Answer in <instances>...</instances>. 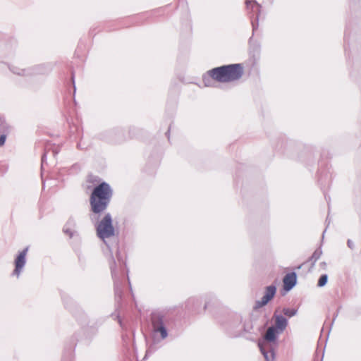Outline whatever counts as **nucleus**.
I'll return each mask as SVG.
<instances>
[{
	"mask_svg": "<svg viewBox=\"0 0 361 361\" xmlns=\"http://www.w3.org/2000/svg\"><path fill=\"white\" fill-rule=\"evenodd\" d=\"M113 194V190L108 183L102 181L96 185L90 195V214H103L111 202Z\"/></svg>",
	"mask_w": 361,
	"mask_h": 361,
	"instance_id": "f257e3e1",
	"label": "nucleus"
},
{
	"mask_svg": "<svg viewBox=\"0 0 361 361\" xmlns=\"http://www.w3.org/2000/svg\"><path fill=\"white\" fill-rule=\"evenodd\" d=\"M102 214H90V219L94 225L97 236L107 246L112 255L111 245L107 243L108 239L114 238L116 230L113 224V218L109 212Z\"/></svg>",
	"mask_w": 361,
	"mask_h": 361,
	"instance_id": "f03ea898",
	"label": "nucleus"
},
{
	"mask_svg": "<svg viewBox=\"0 0 361 361\" xmlns=\"http://www.w3.org/2000/svg\"><path fill=\"white\" fill-rule=\"evenodd\" d=\"M244 74L242 63H231L209 70V75L214 81L228 83L240 80Z\"/></svg>",
	"mask_w": 361,
	"mask_h": 361,
	"instance_id": "7ed1b4c3",
	"label": "nucleus"
},
{
	"mask_svg": "<svg viewBox=\"0 0 361 361\" xmlns=\"http://www.w3.org/2000/svg\"><path fill=\"white\" fill-rule=\"evenodd\" d=\"M282 333L273 326H269L258 342L261 353L266 361H274L275 350L279 346V337Z\"/></svg>",
	"mask_w": 361,
	"mask_h": 361,
	"instance_id": "20e7f679",
	"label": "nucleus"
},
{
	"mask_svg": "<svg viewBox=\"0 0 361 361\" xmlns=\"http://www.w3.org/2000/svg\"><path fill=\"white\" fill-rule=\"evenodd\" d=\"M116 259L111 257L109 261V266L114 283L115 296L116 298L121 299L126 265L118 248L116 250Z\"/></svg>",
	"mask_w": 361,
	"mask_h": 361,
	"instance_id": "39448f33",
	"label": "nucleus"
},
{
	"mask_svg": "<svg viewBox=\"0 0 361 361\" xmlns=\"http://www.w3.org/2000/svg\"><path fill=\"white\" fill-rule=\"evenodd\" d=\"M152 332L154 336L159 335L161 340L169 336L168 329L171 323V318L163 311H154L150 314Z\"/></svg>",
	"mask_w": 361,
	"mask_h": 361,
	"instance_id": "423d86ee",
	"label": "nucleus"
},
{
	"mask_svg": "<svg viewBox=\"0 0 361 361\" xmlns=\"http://www.w3.org/2000/svg\"><path fill=\"white\" fill-rule=\"evenodd\" d=\"M245 5L252 27L253 32L258 28L259 17L261 12V6L255 0H246Z\"/></svg>",
	"mask_w": 361,
	"mask_h": 361,
	"instance_id": "0eeeda50",
	"label": "nucleus"
},
{
	"mask_svg": "<svg viewBox=\"0 0 361 361\" xmlns=\"http://www.w3.org/2000/svg\"><path fill=\"white\" fill-rule=\"evenodd\" d=\"M242 323V317L240 315L235 316V322L229 326V334L231 337L237 338L244 336V333H250L252 329V325L247 326L244 324L242 327L240 326Z\"/></svg>",
	"mask_w": 361,
	"mask_h": 361,
	"instance_id": "6e6552de",
	"label": "nucleus"
},
{
	"mask_svg": "<svg viewBox=\"0 0 361 361\" xmlns=\"http://www.w3.org/2000/svg\"><path fill=\"white\" fill-rule=\"evenodd\" d=\"M101 138L111 143H121L126 140L121 128H113L101 134Z\"/></svg>",
	"mask_w": 361,
	"mask_h": 361,
	"instance_id": "1a4fd4ad",
	"label": "nucleus"
},
{
	"mask_svg": "<svg viewBox=\"0 0 361 361\" xmlns=\"http://www.w3.org/2000/svg\"><path fill=\"white\" fill-rule=\"evenodd\" d=\"M208 296H194L189 298L185 303V307L186 309L192 311H195L196 312H199L200 306L202 302H204V305L203 307V310L204 311L209 305V301L207 299Z\"/></svg>",
	"mask_w": 361,
	"mask_h": 361,
	"instance_id": "9d476101",
	"label": "nucleus"
},
{
	"mask_svg": "<svg viewBox=\"0 0 361 361\" xmlns=\"http://www.w3.org/2000/svg\"><path fill=\"white\" fill-rule=\"evenodd\" d=\"M276 293V286L270 285L265 288L263 297L260 300H257L255 303L253 309L257 310L267 305L275 296Z\"/></svg>",
	"mask_w": 361,
	"mask_h": 361,
	"instance_id": "9b49d317",
	"label": "nucleus"
},
{
	"mask_svg": "<svg viewBox=\"0 0 361 361\" xmlns=\"http://www.w3.org/2000/svg\"><path fill=\"white\" fill-rule=\"evenodd\" d=\"M28 250L29 247H25L18 253L14 260L15 269L13 271V275L16 276L18 278L20 275V273L26 264V255Z\"/></svg>",
	"mask_w": 361,
	"mask_h": 361,
	"instance_id": "f8f14e48",
	"label": "nucleus"
},
{
	"mask_svg": "<svg viewBox=\"0 0 361 361\" xmlns=\"http://www.w3.org/2000/svg\"><path fill=\"white\" fill-rule=\"evenodd\" d=\"M273 319L274 323L271 326L283 333L288 324V319L284 316L277 314V310L274 313Z\"/></svg>",
	"mask_w": 361,
	"mask_h": 361,
	"instance_id": "ddd939ff",
	"label": "nucleus"
},
{
	"mask_svg": "<svg viewBox=\"0 0 361 361\" xmlns=\"http://www.w3.org/2000/svg\"><path fill=\"white\" fill-rule=\"evenodd\" d=\"M283 289L290 291L297 284V274L295 271L288 273L283 279Z\"/></svg>",
	"mask_w": 361,
	"mask_h": 361,
	"instance_id": "4468645a",
	"label": "nucleus"
},
{
	"mask_svg": "<svg viewBox=\"0 0 361 361\" xmlns=\"http://www.w3.org/2000/svg\"><path fill=\"white\" fill-rule=\"evenodd\" d=\"M75 318L82 328L90 326L91 321L86 312L83 310H78L74 314Z\"/></svg>",
	"mask_w": 361,
	"mask_h": 361,
	"instance_id": "2eb2a0df",
	"label": "nucleus"
},
{
	"mask_svg": "<svg viewBox=\"0 0 361 361\" xmlns=\"http://www.w3.org/2000/svg\"><path fill=\"white\" fill-rule=\"evenodd\" d=\"M30 69L31 75L33 74H47L51 71V66L47 64H40L37 65L32 68H29Z\"/></svg>",
	"mask_w": 361,
	"mask_h": 361,
	"instance_id": "dca6fc26",
	"label": "nucleus"
},
{
	"mask_svg": "<svg viewBox=\"0 0 361 361\" xmlns=\"http://www.w3.org/2000/svg\"><path fill=\"white\" fill-rule=\"evenodd\" d=\"M8 68L13 74H16L17 75L20 76H27L31 75L30 69L28 68H21L20 67L13 66V65H9Z\"/></svg>",
	"mask_w": 361,
	"mask_h": 361,
	"instance_id": "f3484780",
	"label": "nucleus"
},
{
	"mask_svg": "<svg viewBox=\"0 0 361 361\" xmlns=\"http://www.w3.org/2000/svg\"><path fill=\"white\" fill-rule=\"evenodd\" d=\"M322 254V250L321 247L316 249L312 256L309 258L308 261L312 262V267H313L316 263V262L320 258Z\"/></svg>",
	"mask_w": 361,
	"mask_h": 361,
	"instance_id": "a211bd4d",
	"label": "nucleus"
},
{
	"mask_svg": "<svg viewBox=\"0 0 361 361\" xmlns=\"http://www.w3.org/2000/svg\"><path fill=\"white\" fill-rule=\"evenodd\" d=\"M202 80L205 87H212V77L209 75V70L206 73V74L203 75Z\"/></svg>",
	"mask_w": 361,
	"mask_h": 361,
	"instance_id": "6ab92c4d",
	"label": "nucleus"
},
{
	"mask_svg": "<svg viewBox=\"0 0 361 361\" xmlns=\"http://www.w3.org/2000/svg\"><path fill=\"white\" fill-rule=\"evenodd\" d=\"M63 232L69 236L70 238H73L75 236H78V232L75 229L68 228V227L63 228Z\"/></svg>",
	"mask_w": 361,
	"mask_h": 361,
	"instance_id": "aec40b11",
	"label": "nucleus"
},
{
	"mask_svg": "<svg viewBox=\"0 0 361 361\" xmlns=\"http://www.w3.org/2000/svg\"><path fill=\"white\" fill-rule=\"evenodd\" d=\"M282 312L284 314V315H286L288 317H292L296 315V314L298 312V310L295 309V308L290 309V308L284 307L283 309Z\"/></svg>",
	"mask_w": 361,
	"mask_h": 361,
	"instance_id": "412c9836",
	"label": "nucleus"
},
{
	"mask_svg": "<svg viewBox=\"0 0 361 361\" xmlns=\"http://www.w3.org/2000/svg\"><path fill=\"white\" fill-rule=\"evenodd\" d=\"M328 278L329 277L327 274H322L318 279L317 286L324 287V286H326V284L328 282Z\"/></svg>",
	"mask_w": 361,
	"mask_h": 361,
	"instance_id": "4be33fe9",
	"label": "nucleus"
},
{
	"mask_svg": "<svg viewBox=\"0 0 361 361\" xmlns=\"http://www.w3.org/2000/svg\"><path fill=\"white\" fill-rule=\"evenodd\" d=\"M63 227H68V228L75 229V228H76V221L75 220L74 218L70 217L68 219V221H66V223L65 224V225L63 226Z\"/></svg>",
	"mask_w": 361,
	"mask_h": 361,
	"instance_id": "5701e85b",
	"label": "nucleus"
},
{
	"mask_svg": "<svg viewBox=\"0 0 361 361\" xmlns=\"http://www.w3.org/2000/svg\"><path fill=\"white\" fill-rule=\"evenodd\" d=\"M6 140V135L5 134H1L0 135V146H3L5 144Z\"/></svg>",
	"mask_w": 361,
	"mask_h": 361,
	"instance_id": "b1692460",
	"label": "nucleus"
},
{
	"mask_svg": "<svg viewBox=\"0 0 361 361\" xmlns=\"http://www.w3.org/2000/svg\"><path fill=\"white\" fill-rule=\"evenodd\" d=\"M347 245L350 249L353 250L354 248V243L351 240H350V239L348 240Z\"/></svg>",
	"mask_w": 361,
	"mask_h": 361,
	"instance_id": "393cba45",
	"label": "nucleus"
},
{
	"mask_svg": "<svg viewBox=\"0 0 361 361\" xmlns=\"http://www.w3.org/2000/svg\"><path fill=\"white\" fill-rule=\"evenodd\" d=\"M46 158H47V154L44 153L42 156V165L43 166L44 162H45V160H46Z\"/></svg>",
	"mask_w": 361,
	"mask_h": 361,
	"instance_id": "a878e982",
	"label": "nucleus"
},
{
	"mask_svg": "<svg viewBox=\"0 0 361 361\" xmlns=\"http://www.w3.org/2000/svg\"><path fill=\"white\" fill-rule=\"evenodd\" d=\"M74 73L72 72V74H71V79H72V81H73V87H74V92H75V80H74Z\"/></svg>",
	"mask_w": 361,
	"mask_h": 361,
	"instance_id": "bb28decb",
	"label": "nucleus"
},
{
	"mask_svg": "<svg viewBox=\"0 0 361 361\" xmlns=\"http://www.w3.org/2000/svg\"><path fill=\"white\" fill-rule=\"evenodd\" d=\"M253 45H254L255 49H256V51H257V52H259V49H260V46H259V44H257V43H256L255 44H253Z\"/></svg>",
	"mask_w": 361,
	"mask_h": 361,
	"instance_id": "cd10ccee",
	"label": "nucleus"
},
{
	"mask_svg": "<svg viewBox=\"0 0 361 361\" xmlns=\"http://www.w3.org/2000/svg\"><path fill=\"white\" fill-rule=\"evenodd\" d=\"M118 322H119L120 326H121L122 328H123V322H122V321H121V319L120 318H118Z\"/></svg>",
	"mask_w": 361,
	"mask_h": 361,
	"instance_id": "c85d7f7f",
	"label": "nucleus"
},
{
	"mask_svg": "<svg viewBox=\"0 0 361 361\" xmlns=\"http://www.w3.org/2000/svg\"><path fill=\"white\" fill-rule=\"evenodd\" d=\"M77 148L79 149H82V147H81L80 143H78Z\"/></svg>",
	"mask_w": 361,
	"mask_h": 361,
	"instance_id": "c756f323",
	"label": "nucleus"
},
{
	"mask_svg": "<svg viewBox=\"0 0 361 361\" xmlns=\"http://www.w3.org/2000/svg\"><path fill=\"white\" fill-rule=\"evenodd\" d=\"M57 154H58V152H57V151H56V150H54V151H53V155H54V156H56Z\"/></svg>",
	"mask_w": 361,
	"mask_h": 361,
	"instance_id": "7c9ffc66",
	"label": "nucleus"
},
{
	"mask_svg": "<svg viewBox=\"0 0 361 361\" xmlns=\"http://www.w3.org/2000/svg\"><path fill=\"white\" fill-rule=\"evenodd\" d=\"M337 316H338V313L335 314L334 317V319H333V321H332V322H331V324H333L334 321L335 320V319H336V317Z\"/></svg>",
	"mask_w": 361,
	"mask_h": 361,
	"instance_id": "2f4dec72",
	"label": "nucleus"
},
{
	"mask_svg": "<svg viewBox=\"0 0 361 361\" xmlns=\"http://www.w3.org/2000/svg\"><path fill=\"white\" fill-rule=\"evenodd\" d=\"M303 266V264H300L299 265L298 267H296L297 269H300L302 268V267Z\"/></svg>",
	"mask_w": 361,
	"mask_h": 361,
	"instance_id": "473e14b6",
	"label": "nucleus"
},
{
	"mask_svg": "<svg viewBox=\"0 0 361 361\" xmlns=\"http://www.w3.org/2000/svg\"><path fill=\"white\" fill-rule=\"evenodd\" d=\"M326 265V262H323L321 263V266L325 267Z\"/></svg>",
	"mask_w": 361,
	"mask_h": 361,
	"instance_id": "72a5a7b5",
	"label": "nucleus"
},
{
	"mask_svg": "<svg viewBox=\"0 0 361 361\" xmlns=\"http://www.w3.org/2000/svg\"><path fill=\"white\" fill-rule=\"evenodd\" d=\"M149 352H152L151 351V347L147 350V355L149 353Z\"/></svg>",
	"mask_w": 361,
	"mask_h": 361,
	"instance_id": "f704fd0d",
	"label": "nucleus"
},
{
	"mask_svg": "<svg viewBox=\"0 0 361 361\" xmlns=\"http://www.w3.org/2000/svg\"><path fill=\"white\" fill-rule=\"evenodd\" d=\"M326 221H328V224H329L330 221H329V216L326 217Z\"/></svg>",
	"mask_w": 361,
	"mask_h": 361,
	"instance_id": "c9c22d12",
	"label": "nucleus"
},
{
	"mask_svg": "<svg viewBox=\"0 0 361 361\" xmlns=\"http://www.w3.org/2000/svg\"><path fill=\"white\" fill-rule=\"evenodd\" d=\"M325 232H326V229L323 231V233H322V238H324V235Z\"/></svg>",
	"mask_w": 361,
	"mask_h": 361,
	"instance_id": "e433bc0d",
	"label": "nucleus"
},
{
	"mask_svg": "<svg viewBox=\"0 0 361 361\" xmlns=\"http://www.w3.org/2000/svg\"><path fill=\"white\" fill-rule=\"evenodd\" d=\"M252 37H251L250 38V40H249L250 43H251V42H252Z\"/></svg>",
	"mask_w": 361,
	"mask_h": 361,
	"instance_id": "4c0bfd02",
	"label": "nucleus"
}]
</instances>
